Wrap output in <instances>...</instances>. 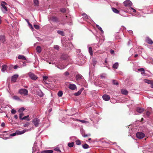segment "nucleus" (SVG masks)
<instances>
[{"label": "nucleus", "mask_w": 153, "mask_h": 153, "mask_svg": "<svg viewBox=\"0 0 153 153\" xmlns=\"http://www.w3.org/2000/svg\"><path fill=\"white\" fill-rule=\"evenodd\" d=\"M19 92L22 95L26 96L28 94V91L25 89H21L19 90Z\"/></svg>", "instance_id": "nucleus-1"}, {"label": "nucleus", "mask_w": 153, "mask_h": 153, "mask_svg": "<svg viewBox=\"0 0 153 153\" xmlns=\"http://www.w3.org/2000/svg\"><path fill=\"white\" fill-rule=\"evenodd\" d=\"M32 122L35 127H37L40 123V120L37 118H35L33 119Z\"/></svg>", "instance_id": "nucleus-2"}, {"label": "nucleus", "mask_w": 153, "mask_h": 153, "mask_svg": "<svg viewBox=\"0 0 153 153\" xmlns=\"http://www.w3.org/2000/svg\"><path fill=\"white\" fill-rule=\"evenodd\" d=\"M1 4L2 8V10L3 11H4V12L7 11V9L6 7L5 6V5L7 4V3L4 1H2L1 2Z\"/></svg>", "instance_id": "nucleus-3"}, {"label": "nucleus", "mask_w": 153, "mask_h": 153, "mask_svg": "<svg viewBox=\"0 0 153 153\" xmlns=\"http://www.w3.org/2000/svg\"><path fill=\"white\" fill-rule=\"evenodd\" d=\"M132 4V3L130 0H126L124 2V5L126 7H131Z\"/></svg>", "instance_id": "nucleus-4"}, {"label": "nucleus", "mask_w": 153, "mask_h": 153, "mask_svg": "<svg viewBox=\"0 0 153 153\" xmlns=\"http://www.w3.org/2000/svg\"><path fill=\"white\" fill-rule=\"evenodd\" d=\"M136 135L138 138L140 139L143 138L145 137V134L142 132H137Z\"/></svg>", "instance_id": "nucleus-5"}, {"label": "nucleus", "mask_w": 153, "mask_h": 153, "mask_svg": "<svg viewBox=\"0 0 153 153\" xmlns=\"http://www.w3.org/2000/svg\"><path fill=\"white\" fill-rule=\"evenodd\" d=\"M29 76L31 79L33 80H36L37 77L34 74L31 72L28 74Z\"/></svg>", "instance_id": "nucleus-6"}, {"label": "nucleus", "mask_w": 153, "mask_h": 153, "mask_svg": "<svg viewBox=\"0 0 153 153\" xmlns=\"http://www.w3.org/2000/svg\"><path fill=\"white\" fill-rule=\"evenodd\" d=\"M68 88L71 90H74L76 88V87L75 84H71L69 85Z\"/></svg>", "instance_id": "nucleus-7"}, {"label": "nucleus", "mask_w": 153, "mask_h": 153, "mask_svg": "<svg viewBox=\"0 0 153 153\" xmlns=\"http://www.w3.org/2000/svg\"><path fill=\"white\" fill-rule=\"evenodd\" d=\"M146 42L152 45L153 43V42L152 40L149 37H146Z\"/></svg>", "instance_id": "nucleus-8"}, {"label": "nucleus", "mask_w": 153, "mask_h": 153, "mask_svg": "<svg viewBox=\"0 0 153 153\" xmlns=\"http://www.w3.org/2000/svg\"><path fill=\"white\" fill-rule=\"evenodd\" d=\"M102 98L105 101H108L109 100L110 97L108 95L105 94L102 96Z\"/></svg>", "instance_id": "nucleus-9"}, {"label": "nucleus", "mask_w": 153, "mask_h": 153, "mask_svg": "<svg viewBox=\"0 0 153 153\" xmlns=\"http://www.w3.org/2000/svg\"><path fill=\"white\" fill-rule=\"evenodd\" d=\"M51 20L53 22H58L59 21L58 18L55 16H52L51 18Z\"/></svg>", "instance_id": "nucleus-10"}, {"label": "nucleus", "mask_w": 153, "mask_h": 153, "mask_svg": "<svg viewBox=\"0 0 153 153\" xmlns=\"http://www.w3.org/2000/svg\"><path fill=\"white\" fill-rule=\"evenodd\" d=\"M18 75H15L13 76L12 78L11 81L14 82H15L18 77Z\"/></svg>", "instance_id": "nucleus-11"}, {"label": "nucleus", "mask_w": 153, "mask_h": 153, "mask_svg": "<svg viewBox=\"0 0 153 153\" xmlns=\"http://www.w3.org/2000/svg\"><path fill=\"white\" fill-rule=\"evenodd\" d=\"M26 131V130H24L22 131H16V132L17 133V134H22L24 133H25Z\"/></svg>", "instance_id": "nucleus-12"}, {"label": "nucleus", "mask_w": 153, "mask_h": 153, "mask_svg": "<svg viewBox=\"0 0 153 153\" xmlns=\"http://www.w3.org/2000/svg\"><path fill=\"white\" fill-rule=\"evenodd\" d=\"M137 112L141 113L144 111V109L142 108H137L136 110Z\"/></svg>", "instance_id": "nucleus-13"}, {"label": "nucleus", "mask_w": 153, "mask_h": 153, "mask_svg": "<svg viewBox=\"0 0 153 153\" xmlns=\"http://www.w3.org/2000/svg\"><path fill=\"white\" fill-rule=\"evenodd\" d=\"M121 92L122 94L125 95H127L128 93V91L127 90L124 89L121 90Z\"/></svg>", "instance_id": "nucleus-14"}, {"label": "nucleus", "mask_w": 153, "mask_h": 153, "mask_svg": "<svg viewBox=\"0 0 153 153\" xmlns=\"http://www.w3.org/2000/svg\"><path fill=\"white\" fill-rule=\"evenodd\" d=\"M36 51L38 53H40L42 51L41 47L39 46H38L36 48Z\"/></svg>", "instance_id": "nucleus-15"}, {"label": "nucleus", "mask_w": 153, "mask_h": 153, "mask_svg": "<svg viewBox=\"0 0 153 153\" xmlns=\"http://www.w3.org/2000/svg\"><path fill=\"white\" fill-rule=\"evenodd\" d=\"M53 152L52 150H46L42 152L41 153H52Z\"/></svg>", "instance_id": "nucleus-16"}, {"label": "nucleus", "mask_w": 153, "mask_h": 153, "mask_svg": "<svg viewBox=\"0 0 153 153\" xmlns=\"http://www.w3.org/2000/svg\"><path fill=\"white\" fill-rule=\"evenodd\" d=\"M83 89H80L77 92L75 93L74 94V95L76 96H78L79 95L81 94Z\"/></svg>", "instance_id": "nucleus-17"}, {"label": "nucleus", "mask_w": 153, "mask_h": 153, "mask_svg": "<svg viewBox=\"0 0 153 153\" xmlns=\"http://www.w3.org/2000/svg\"><path fill=\"white\" fill-rule=\"evenodd\" d=\"M18 58L19 59H22L23 60H26V58L23 55H19L18 56Z\"/></svg>", "instance_id": "nucleus-18"}, {"label": "nucleus", "mask_w": 153, "mask_h": 153, "mask_svg": "<svg viewBox=\"0 0 153 153\" xmlns=\"http://www.w3.org/2000/svg\"><path fill=\"white\" fill-rule=\"evenodd\" d=\"M7 66L6 65H3L2 66V68L1 69V71L3 72H4L7 69Z\"/></svg>", "instance_id": "nucleus-19"}, {"label": "nucleus", "mask_w": 153, "mask_h": 153, "mask_svg": "<svg viewBox=\"0 0 153 153\" xmlns=\"http://www.w3.org/2000/svg\"><path fill=\"white\" fill-rule=\"evenodd\" d=\"M144 82L145 83L151 84L152 83V82L153 81H151L149 80H148L147 79H144Z\"/></svg>", "instance_id": "nucleus-20"}, {"label": "nucleus", "mask_w": 153, "mask_h": 153, "mask_svg": "<svg viewBox=\"0 0 153 153\" xmlns=\"http://www.w3.org/2000/svg\"><path fill=\"white\" fill-rule=\"evenodd\" d=\"M57 33L60 35H61L62 36H65V34L64 32L61 30H58L57 31Z\"/></svg>", "instance_id": "nucleus-21"}, {"label": "nucleus", "mask_w": 153, "mask_h": 153, "mask_svg": "<svg viewBox=\"0 0 153 153\" xmlns=\"http://www.w3.org/2000/svg\"><path fill=\"white\" fill-rule=\"evenodd\" d=\"M0 40L2 42H4L5 40L4 36H0Z\"/></svg>", "instance_id": "nucleus-22"}, {"label": "nucleus", "mask_w": 153, "mask_h": 153, "mask_svg": "<svg viewBox=\"0 0 153 153\" xmlns=\"http://www.w3.org/2000/svg\"><path fill=\"white\" fill-rule=\"evenodd\" d=\"M89 52L91 56L93 55V51L92 48L91 47H89L88 48Z\"/></svg>", "instance_id": "nucleus-23"}, {"label": "nucleus", "mask_w": 153, "mask_h": 153, "mask_svg": "<svg viewBox=\"0 0 153 153\" xmlns=\"http://www.w3.org/2000/svg\"><path fill=\"white\" fill-rule=\"evenodd\" d=\"M112 9L113 11L115 13H118L119 12V11L115 8L112 7Z\"/></svg>", "instance_id": "nucleus-24"}, {"label": "nucleus", "mask_w": 153, "mask_h": 153, "mask_svg": "<svg viewBox=\"0 0 153 153\" xmlns=\"http://www.w3.org/2000/svg\"><path fill=\"white\" fill-rule=\"evenodd\" d=\"M118 66V63L116 62L114 63L113 65V68L115 69H117Z\"/></svg>", "instance_id": "nucleus-25"}, {"label": "nucleus", "mask_w": 153, "mask_h": 153, "mask_svg": "<svg viewBox=\"0 0 153 153\" xmlns=\"http://www.w3.org/2000/svg\"><path fill=\"white\" fill-rule=\"evenodd\" d=\"M96 26L98 28V29L102 33H103V31L102 30V28L100 27L99 25H96Z\"/></svg>", "instance_id": "nucleus-26"}, {"label": "nucleus", "mask_w": 153, "mask_h": 153, "mask_svg": "<svg viewBox=\"0 0 153 153\" xmlns=\"http://www.w3.org/2000/svg\"><path fill=\"white\" fill-rule=\"evenodd\" d=\"M33 2L35 4V6H37L39 4V1L38 0H34Z\"/></svg>", "instance_id": "nucleus-27"}, {"label": "nucleus", "mask_w": 153, "mask_h": 153, "mask_svg": "<svg viewBox=\"0 0 153 153\" xmlns=\"http://www.w3.org/2000/svg\"><path fill=\"white\" fill-rule=\"evenodd\" d=\"M82 147L84 149H86L89 148V146L86 143L84 145H82Z\"/></svg>", "instance_id": "nucleus-28"}, {"label": "nucleus", "mask_w": 153, "mask_h": 153, "mask_svg": "<svg viewBox=\"0 0 153 153\" xmlns=\"http://www.w3.org/2000/svg\"><path fill=\"white\" fill-rule=\"evenodd\" d=\"M63 94L62 92V91H59L58 93V96L59 97H61L62 96Z\"/></svg>", "instance_id": "nucleus-29"}, {"label": "nucleus", "mask_w": 153, "mask_h": 153, "mask_svg": "<svg viewBox=\"0 0 153 153\" xmlns=\"http://www.w3.org/2000/svg\"><path fill=\"white\" fill-rule=\"evenodd\" d=\"M25 109L23 108H20L18 110V111L19 113H22V112L25 110Z\"/></svg>", "instance_id": "nucleus-30"}, {"label": "nucleus", "mask_w": 153, "mask_h": 153, "mask_svg": "<svg viewBox=\"0 0 153 153\" xmlns=\"http://www.w3.org/2000/svg\"><path fill=\"white\" fill-rule=\"evenodd\" d=\"M68 145L69 147H72L74 146V143L73 142H72L70 143H68Z\"/></svg>", "instance_id": "nucleus-31"}, {"label": "nucleus", "mask_w": 153, "mask_h": 153, "mask_svg": "<svg viewBox=\"0 0 153 153\" xmlns=\"http://www.w3.org/2000/svg\"><path fill=\"white\" fill-rule=\"evenodd\" d=\"M113 83L114 85H117L119 84L118 82L116 80H113Z\"/></svg>", "instance_id": "nucleus-32"}, {"label": "nucleus", "mask_w": 153, "mask_h": 153, "mask_svg": "<svg viewBox=\"0 0 153 153\" xmlns=\"http://www.w3.org/2000/svg\"><path fill=\"white\" fill-rule=\"evenodd\" d=\"M82 76L81 75L78 74L76 75V77L77 79H81Z\"/></svg>", "instance_id": "nucleus-33"}, {"label": "nucleus", "mask_w": 153, "mask_h": 153, "mask_svg": "<svg viewBox=\"0 0 153 153\" xmlns=\"http://www.w3.org/2000/svg\"><path fill=\"white\" fill-rule=\"evenodd\" d=\"M54 150L55 151H58V152H61V151L60 150V149L58 147H56L55 148H54Z\"/></svg>", "instance_id": "nucleus-34"}, {"label": "nucleus", "mask_w": 153, "mask_h": 153, "mask_svg": "<svg viewBox=\"0 0 153 153\" xmlns=\"http://www.w3.org/2000/svg\"><path fill=\"white\" fill-rule=\"evenodd\" d=\"M76 144L77 145H80L81 144L80 141L78 140H77L76 141Z\"/></svg>", "instance_id": "nucleus-35"}, {"label": "nucleus", "mask_w": 153, "mask_h": 153, "mask_svg": "<svg viewBox=\"0 0 153 153\" xmlns=\"http://www.w3.org/2000/svg\"><path fill=\"white\" fill-rule=\"evenodd\" d=\"M24 115V114L22 113H20L19 117L20 119L22 120V117Z\"/></svg>", "instance_id": "nucleus-36"}, {"label": "nucleus", "mask_w": 153, "mask_h": 153, "mask_svg": "<svg viewBox=\"0 0 153 153\" xmlns=\"http://www.w3.org/2000/svg\"><path fill=\"white\" fill-rule=\"evenodd\" d=\"M34 28L36 29H39V26L36 25H34Z\"/></svg>", "instance_id": "nucleus-37"}, {"label": "nucleus", "mask_w": 153, "mask_h": 153, "mask_svg": "<svg viewBox=\"0 0 153 153\" xmlns=\"http://www.w3.org/2000/svg\"><path fill=\"white\" fill-rule=\"evenodd\" d=\"M69 75V73L68 72L66 71L64 74V75L66 76H68Z\"/></svg>", "instance_id": "nucleus-38"}, {"label": "nucleus", "mask_w": 153, "mask_h": 153, "mask_svg": "<svg viewBox=\"0 0 153 153\" xmlns=\"http://www.w3.org/2000/svg\"><path fill=\"white\" fill-rule=\"evenodd\" d=\"M60 11L63 13H64L66 12V9L65 8H62L60 10Z\"/></svg>", "instance_id": "nucleus-39"}, {"label": "nucleus", "mask_w": 153, "mask_h": 153, "mask_svg": "<svg viewBox=\"0 0 153 153\" xmlns=\"http://www.w3.org/2000/svg\"><path fill=\"white\" fill-rule=\"evenodd\" d=\"M54 48L55 49L57 50H58L59 49V47L58 45H55L54 46Z\"/></svg>", "instance_id": "nucleus-40"}, {"label": "nucleus", "mask_w": 153, "mask_h": 153, "mask_svg": "<svg viewBox=\"0 0 153 153\" xmlns=\"http://www.w3.org/2000/svg\"><path fill=\"white\" fill-rule=\"evenodd\" d=\"M138 70L140 71L144 72L145 70L143 68H140L138 69Z\"/></svg>", "instance_id": "nucleus-41"}, {"label": "nucleus", "mask_w": 153, "mask_h": 153, "mask_svg": "<svg viewBox=\"0 0 153 153\" xmlns=\"http://www.w3.org/2000/svg\"><path fill=\"white\" fill-rule=\"evenodd\" d=\"M29 117V115H27V116H25L24 117H22V120H25L27 118H28Z\"/></svg>", "instance_id": "nucleus-42"}, {"label": "nucleus", "mask_w": 153, "mask_h": 153, "mask_svg": "<svg viewBox=\"0 0 153 153\" xmlns=\"http://www.w3.org/2000/svg\"><path fill=\"white\" fill-rule=\"evenodd\" d=\"M11 113L13 114H15L16 112V111L14 109H12L11 110Z\"/></svg>", "instance_id": "nucleus-43"}, {"label": "nucleus", "mask_w": 153, "mask_h": 153, "mask_svg": "<svg viewBox=\"0 0 153 153\" xmlns=\"http://www.w3.org/2000/svg\"><path fill=\"white\" fill-rule=\"evenodd\" d=\"M48 76H43V80L44 81H45L46 80L48 79Z\"/></svg>", "instance_id": "nucleus-44"}, {"label": "nucleus", "mask_w": 153, "mask_h": 153, "mask_svg": "<svg viewBox=\"0 0 153 153\" xmlns=\"http://www.w3.org/2000/svg\"><path fill=\"white\" fill-rule=\"evenodd\" d=\"M82 15L84 16L85 18L88 19V16L85 13H83L82 14Z\"/></svg>", "instance_id": "nucleus-45"}, {"label": "nucleus", "mask_w": 153, "mask_h": 153, "mask_svg": "<svg viewBox=\"0 0 153 153\" xmlns=\"http://www.w3.org/2000/svg\"><path fill=\"white\" fill-rule=\"evenodd\" d=\"M39 95L40 97H42L43 96L44 94H43V93L42 92H41L40 93H39Z\"/></svg>", "instance_id": "nucleus-46"}, {"label": "nucleus", "mask_w": 153, "mask_h": 153, "mask_svg": "<svg viewBox=\"0 0 153 153\" xmlns=\"http://www.w3.org/2000/svg\"><path fill=\"white\" fill-rule=\"evenodd\" d=\"M16 134H17V133L16 132L15 133H14L13 134H10V136H16Z\"/></svg>", "instance_id": "nucleus-47"}, {"label": "nucleus", "mask_w": 153, "mask_h": 153, "mask_svg": "<svg viewBox=\"0 0 153 153\" xmlns=\"http://www.w3.org/2000/svg\"><path fill=\"white\" fill-rule=\"evenodd\" d=\"M110 52L111 54H113L114 53V51L113 50L111 49L110 50Z\"/></svg>", "instance_id": "nucleus-48"}, {"label": "nucleus", "mask_w": 153, "mask_h": 153, "mask_svg": "<svg viewBox=\"0 0 153 153\" xmlns=\"http://www.w3.org/2000/svg\"><path fill=\"white\" fill-rule=\"evenodd\" d=\"M29 125V123H27L25 124L24 125V126L25 127H27Z\"/></svg>", "instance_id": "nucleus-49"}, {"label": "nucleus", "mask_w": 153, "mask_h": 153, "mask_svg": "<svg viewBox=\"0 0 153 153\" xmlns=\"http://www.w3.org/2000/svg\"><path fill=\"white\" fill-rule=\"evenodd\" d=\"M14 99L16 100H19V97L16 96H14L13 97Z\"/></svg>", "instance_id": "nucleus-50"}, {"label": "nucleus", "mask_w": 153, "mask_h": 153, "mask_svg": "<svg viewBox=\"0 0 153 153\" xmlns=\"http://www.w3.org/2000/svg\"><path fill=\"white\" fill-rule=\"evenodd\" d=\"M1 126L3 127H4L5 126V123L4 122L2 123L1 124Z\"/></svg>", "instance_id": "nucleus-51"}, {"label": "nucleus", "mask_w": 153, "mask_h": 153, "mask_svg": "<svg viewBox=\"0 0 153 153\" xmlns=\"http://www.w3.org/2000/svg\"><path fill=\"white\" fill-rule=\"evenodd\" d=\"M150 112L149 111H147L146 112V114L147 116H149L150 114Z\"/></svg>", "instance_id": "nucleus-52"}, {"label": "nucleus", "mask_w": 153, "mask_h": 153, "mask_svg": "<svg viewBox=\"0 0 153 153\" xmlns=\"http://www.w3.org/2000/svg\"><path fill=\"white\" fill-rule=\"evenodd\" d=\"M14 117L15 119H17L18 118V116L16 115H15L14 116Z\"/></svg>", "instance_id": "nucleus-53"}, {"label": "nucleus", "mask_w": 153, "mask_h": 153, "mask_svg": "<svg viewBox=\"0 0 153 153\" xmlns=\"http://www.w3.org/2000/svg\"><path fill=\"white\" fill-rule=\"evenodd\" d=\"M131 9L133 10V12H134V13L136 12V10L135 9H134V8L132 7H131Z\"/></svg>", "instance_id": "nucleus-54"}, {"label": "nucleus", "mask_w": 153, "mask_h": 153, "mask_svg": "<svg viewBox=\"0 0 153 153\" xmlns=\"http://www.w3.org/2000/svg\"><path fill=\"white\" fill-rule=\"evenodd\" d=\"M18 67V66L17 65H15L14 67V68L15 69H17Z\"/></svg>", "instance_id": "nucleus-55"}, {"label": "nucleus", "mask_w": 153, "mask_h": 153, "mask_svg": "<svg viewBox=\"0 0 153 153\" xmlns=\"http://www.w3.org/2000/svg\"><path fill=\"white\" fill-rule=\"evenodd\" d=\"M151 87L153 88V81L152 82V83L151 84Z\"/></svg>", "instance_id": "nucleus-56"}, {"label": "nucleus", "mask_w": 153, "mask_h": 153, "mask_svg": "<svg viewBox=\"0 0 153 153\" xmlns=\"http://www.w3.org/2000/svg\"><path fill=\"white\" fill-rule=\"evenodd\" d=\"M80 121L82 123H85V120H80Z\"/></svg>", "instance_id": "nucleus-57"}, {"label": "nucleus", "mask_w": 153, "mask_h": 153, "mask_svg": "<svg viewBox=\"0 0 153 153\" xmlns=\"http://www.w3.org/2000/svg\"><path fill=\"white\" fill-rule=\"evenodd\" d=\"M25 20H26V21L27 22V23H28V24H29V23H30V22H29V21H28V19H25Z\"/></svg>", "instance_id": "nucleus-58"}, {"label": "nucleus", "mask_w": 153, "mask_h": 153, "mask_svg": "<svg viewBox=\"0 0 153 153\" xmlns=\"http://www.w3.org/2000/svg\"><path fill=\"white\" fill-rule=\"evenodd\" d=\"M28 24V25H29L30 27H32V25L30 23L29 24Z\"/></svg>", "instance_id": "nucleus-59"}, {"label": "nucleus", "mask_w": 153, "mask_h": 153, "mask_svg": "<svg viewBox=\"0 0 153 153\" xmlns=\"http://www.w3.org/2000/svg\"><path fill=\"white\" fill-rule=\"evenodd\" d=\"M1 16H0V24H1Z\"/></svg>", "instance_id": "nucleus-60"}, {"label": "nucleus", "mask_w": 153, "mask_h": 153, "mask_svg": "<svg viewBox=\"0 0 153 153\" xmlns=\"http://www.w3.org/2000/svg\"><path fill=\"white\" fill-rule=\"evenodd\" d=\"M105 62L106 63H107V59H105Z\"/></svg>", "instance_id": "nucleus-61"}, {"label": "nucleus", "mask_w": 153, "mask_h": 153, "mask_svg": "<svg viewBox=\"0 0 153 153\" xmlns=\"http://www.w3.org/2000/svg\"><path fill=\"white\" fill-rule=\"evenodd\" d=\"M138 56V54H135L134 55V56L135 57H137Z\"/></svg>", "instance_id": "nucleus-62"}, {"label": "nucleus", "mask_w": 153, "mask_h": 153, "mask_svg": "<svg viewBox=\"0 0 153 153\" xmlns=\"http://www.w3.org/2000/svg\"><path fill=\"white\" fill-rule=\"evenodd\" d=\"M141 74L142 75L143 74H145V72H142L141 73Z\"/></svg>", "instance_id": "nucleus-63"}, {"label": "nucleus", "mask_w": 153, "mask_h": 153, "mask_svg": "<svg viewBox=\"0 0 153 153\" xmlns=\"http://www.w3.org/2000/svg\"><path fill=\"white\" fill-rule=\"evenodd\" d=\"M23 66H25L26 65L25 64H24V63L23 64Z\"/></svg>", "instance_id": "nucleus-64"}]
</instances>
